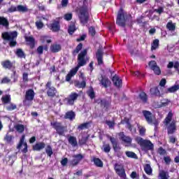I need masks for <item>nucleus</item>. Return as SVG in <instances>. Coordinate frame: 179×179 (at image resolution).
<instances>
[{
    "instance_id": "nucleus-1",
    "label": "nucleus",
    "mask_w": 179,
    "mask_h": 179,
    "mask_svg": "<svg viewBox=\"0 0 179 179\" xmlns=\"http://www.w3.org/2000/svg\"><path fill=\"white\" fill-rule=\"evenodd\" d=\"M90 59V57L87 56V49H84L83 51H81L77 58L78 64L77 66L70 70L69 72V74H70L73 78L78 73V71H79V68H81V66H85L86 64H87V62Z\"/></svg>"
},
{
    "instance_id": "nucleus-2",
    "label": "nucleus",
    "mask_w": 179,
    "mask_h": 179,
    "mask_svg": "<svg viewBox=\"0 0 179 179\" xmlns=\"http://www.w3.org/2000/svg\"><path fill=\"white\" fill-rule=\"evenodd\" d=\"M86 0L83 1V4L78 8V19L80 20V23L83 24V26H86L87 23H89V20H90V15H89V7L85 4Z\"/></svg>"
},
{
    "instance_id": "nucleus-3",
    "label": "nucleus",
    "mask_w": 179,
    "mask_h": 179,
    "mask_svg": "<svg viewBox=\"0 0 179 179\" xmlns=\"http://www.w3.org/2000/svg\"><path fill=\"white\" fill-rule=\"evenodd\" d=\"M129 19H132V15L124 12V9L120 8L117 12L116 24L120 27H125L127 26V20H129Z\"/></svg>"
},
{
    "instance_id": "nucleus-4",
    "label": "nucleus",
    "mask_w": 179,
    "mask_h": 179,
    "mask_svg": "<svg viewBox=\"0 0 179 179\" xmlns=\"http://www.w3.org/2000/svg\"><path fill=\"white\" fill-rule=\"evenodd\" d=\"M136 142H137L138 145H140L141 150L144 152L153 150L155 149V145L150 140H145L142 137H137Z\"/></svg>"
},
{
    "instance_id": "nucleus-5",
    "label": "nucleus",
    "mask_w": 179,
    "mask_h": 179,
    "mask_svg": "<svg viewBox=\"0 0 179 179\" xmlns=\"http://www.w3.org/2000/svg\"><path fill=\"white\" fill-rule=\"evenodd\" d=\"M142 114L148 124L150 125H154L155 128L159 127V120L153 115V113L149 110H144L142 111Z\"/></svg>"
},
{
    "instance_id": "nucleus-6",
    "label": "nucleus",
    "mask_w": 179,
    "mask_h": 179,
    "mask_svg": "<svg viewBox=\"0 0 179 179\" xmlns=\"http://www.w3.org/2000/svg\"><path fill=\"white\" fill-rule=\"evenodd\" d=\"M51 126L55 129L57 134L59 136H65V131H66V127L62 125V123L59 122H53L50 123Z\"/></svg>"
},
{
    "instance_id": "nucleus-7",
    "label": "nucleus",
    "mask_w": 179,
    "mask_h": 179,
    "mask_svg": "<svg viewBox=\"0 0 179 179\" xmlns=\"http://www.w3.org/2000/svg\"><path fill=\"white\" fill-rule=\"evenodd\" d=\"M114 170L116 174H117V176H119L120 178H124V179L127 178V173H125V169H124V166H122V164H120L118 163L115 164Z\"/></svg>"
},
{
    "instance_id": "nucleus-8",
    "label": "nucleus",
    "mask_w": 179,
    "mask_h": 179,
    "mask_svg": "<svg viewBox=\"0 0 179 179\" xmlns=\"http://www.w3.org/2000/svg\"><path fill=\"white\" fill-rule=\"evenodd\" d=\"M51 81H48L45 85V89L47 90V95L51 99H54L57 96V88L55 87L51 86Z\"/></svg>"
},
{
    "instance_id": "nucleus-9",
    "label": "nucleus",
    "mask_w": 179,
    "mask_h": 179,
    "mask_svg": "<svg viewBox=\"0 0 179 179\" xmlns=\"http://www.w3.org/2000/svg\"><path fill=\"white\" fill-rule=\"evenodd\" d=\"M34 96H36V92H34V89L27 90L23 100V104H26L27 101H33L34 100Z\"/></svg>"
},
{
    "instance_id": "nucleus-10",
    "label": "nucleus",
    "mask_w": 179,
    "mask_h": 179,
    "mask_svg": "<svg viewBox=\"0 0 179 179\" xmlns=\"http://www.w3.org/2000/svg\"><path fill=\"white\" fill-rule=\"evenodd\" d=\"M148 66H150L152 71H154L155 75H160L162 73V71L160 70V67L157 66V63L155 60H152L148 63Z\"/></svg>"
},
{
    "instance_id": "nucleus-11",
    "label": "nucleus",
    "mask_w": 179,
    "mask_h": 179,
    "mask_svg": "<svg viewBox=\"0 0 179 179\" xmlns=\"http://www.w3.org/2000/svg\"><path fill=\"white\" fill-rule=\"evenodd\" d=\"M74 159L69 161V163L73 167H75V166H78L79 163L84 159V156L82 154H78L74 156H73Z\"/></svg>"
},
{
    "instance_id": "nucleus-12",
    "label": "nucleus",
    "mask_w": 179,
    "mask_h": 179,
    "mask_svg": "<svg viewBox=\"0 0 179 179\" xmlns=\"http://www.w3.org/2000/svg\"><path fill=\"white\" fill-rule=\"evenodd\" d=\"M1 37L6 41H9V40H13V38L17 37V31H14L10 34L8 32H3L1 34Z\"/></svg>"
},
{
    "instance_id": "nucleus-13",
    "label": "nucleus",
    "mask_w": 179,
    "mask_h": 179,
    "mask_svg": "<svg viewBox=\"0 0 179 179\" xmlns=\"http://www.w3.org/2000/svg\"><path fill=\"white\" fill-rule=\"evenodd\" d=\"M24 138L25 136L22 135V137L20 139V142L17 146V149L20 150L22 149V146H24V148L22 150V153H27L28 150H27V143H24Z\"/></svg>"
},
{
    "instance_id": "nucleus-14",
    "label": "nucleus",
    "mask_w": 179,
    "mask_h": 179,
    "mask_svg": "<svg viewBox=\"0 0 179 179\" xmlns=\"http://www.w3.org/2000/svg\"><path fill=\"white\" fill-rule=\"evenodd\" d=\"M1 65L3 69H15V63L9 59H6L1 62Z\"/></svg>"
},
{
    "instance_id": "nucleus-15",
    "label": "nucleus",
    "mask_w": 179,
    "mask_h": 179,
    "mask_svg": "<svg viewBox=\"0 0 179 179\" xmlns=\"http://www.w3.org/2000/svg\"><path fill=\"white\" fill-rule=\"evenodd\" d=\"M118 136L119 139H120L122 142H124V143H127V145H131V143H132V138L129 136H125L124 131L118 133Z\"/></svg>"
},
{
    "instance_id": "nucleus-16",
    "label": "nucleus",
    "mask_w": 179,
    "mask_h": 179,
    "mask_svg": "<svg viewBox=\"0 0 179 179\" xmlns=\"http://www.w3.org/2000/svg\"><path fill=\"white\" fill-rule=\"evenodd\" d=\"M79 97V94L76 92H71V94L67 98V103L69 106H73L75 104V101L78 100Z\"/></svg>"
},
{
    "instance_id": "nucleus-17",
    "label": "nucleus",
    "mask_w": 179,
    "mask_h": 179,
    "mask_svg": "<svg viewBox=\"0 0 179 179\" xmlns=\"http://www.w3.org/2000/svg\"><path fill=\"white\" fill-rule=\"evenodd\" d=\"M48 27L55 33H57L61 30V25L59 24V21L58 20H54Z\"/></svg>"
},
{
    "instance_id": "nucleus-18",
    "label": "nucleus",
    "mask_w": 179,
    "mask_h": 179,
    "mask_svg": "<svg viewBox=\"0 0 179 179\" xmlns=\"http://www.w3.org/2000/svg\"><path fill=\"white\" fill-rule=\"evenodd\" d=\"M104 55V52H103V50L98 49L96 52V58L97 59L98 65H103L104 64V62L103 61V57Z\"/></svg>"
},
{
    "instance_id": "nucleus-19",
    "label": "nucleus",
    "mask_w": 179,
    "mask_h": 179,
    "mask_svg": "<svg viewBox=\"0 0 179 179\" xmlns=\"http://www.w3.org/2000/svg\"><path fill=\"white\" fill-rule=\"evenodd\" d=\"M101 78L100 83L103 87H105V89H107L108 86L111 85V81L108 79V78H107V76H101Z\"/></svg>"
},
{
    "instance_id": "nucleus-20",
    "label": "nucleus",
    "mask_w": 179,
    "mask_h": 179,
    "mask_svg": "<svg viewBox=\"0 0 179 179\" xmlns=\"http://www.w3.org/2000/svg\"><path fill=\"white\" fill-rule=\"evenodd\" d=\"M97 103L98 104H100L101 107L106 108V110H108L110 106H111V103L106 99H99L97 100Z\"/></svg>"
},
{
    "instance_id": "nucleus-21",
    "label": "nucleus",
    "mask_w": 179,
    "mask_h": 179,
    "mask_svg": "<svg viewBox=\"0 0 179 179\" xmlns=\"http://www.w3.org/2000/svg\"><path fill=\"white\" fill-rule=\"evenodd\" d=\"M176 131H177V126L175 122H172L167 127V134L168 135H173V134H176Z\"/></svg>"
},
{
    "instance_id": "nucleus-22",
    "label": "nucleus",
    "mask_w": 179,
    "mask_h": 179,
    "mask_svg": "<svg viewBox=\"0 0 179 179\" xmlns=\"http://www.w3.org/2000/svg\"><path fill=\"white\" fill-rule=\"evenodd\" d=\"M76 118V113L73 110L67 111L64 115V120H69L73 121Z\"/></svg>"
},
{
    "instance_id": "nucleus-23",
    "label": "nucleus",
    "mask_w": 179,
    "mask_h": 179,
    "mask_svg": "<svg viewBox=\"0 0 179 179\" xmlns=\"http://www.w3.org/2000/svg\"><path fill=\"white\" fill-rule=\"evenodd\" d=\"M25 41L29 43L28 45H29L31 50H33L36 47V39L33 36H25Z\"/></svg>"
},
{
    "instance_id": "nucleus-24",
    "label": "nucleus",
    "mask_w": 179,
    "mask_h": 179,
    "mask_svg": "<svg viewBox=\"0 0 179 179\" xmlns=\"http://www.w3.org/2000/svg\"><path fill=\"white\" fill-rule=\"evenodd\" d=\"M109 139L115 152H117V150H120V149H121V148H120V145L118 144V141H117L115 138L110 137Z\"/></svg>"
},
{
    "instance_id": "nucleus-25",
    "label": "nucleus",
    "mask_w": 179,
    "mask_h": 179,
    "mask_svg": "<svg viewBox=\"0 0 179 179\" xmlns=\"http://www.w3.org/2000/svg\"><path fill=\"white\" fill-rule=\"evenodd\" d=\"M113 82V85L116 87H122V80L120 79L119 76H113V79H112Z\"/></svg>"
},
{
    "instance_id": "nucleus-26",
    "label": "nucleus",
    "mask_w": 179,
    "mask_h": 179,
    "mask_svg": "<svg viewBox=\"0 0 179 179\" xmlns=\"http://www.w3.org/2000/svg\"><path fill=\"white\" fill-rule=\"evenodd\" d=\"M150 93L152 97H160V90L157 87L150 88Z\"/></svg>"
},
{
    "instance_id": "nucleus-27",
    "label": "nucleus",
    "mask_w": 179,
    "mask_h": 179,
    "mask_svg": "<svg viewBox=\"0 0 179 179\" xmlns=\"http://www.w3.org/2000/svg\"><path fill=\"white\" fill-rule=\"evenodd\" d=\"M62 50V47L60 44L54 43L50 45V51L53 53L59 52Z\"/></svg>"
},
{
    "instance_id": "nucleus-28",
    "label": "nucleus",
    "mask_w": 179,
    "mask_h": 179,
    "mask_svg": "<svg viewBox=\"0 0 179 179\" xmlns=\"http://www.w3.org/2000/svg\"><path fill=\"white\" fill-rule=\"evenodd\" d=\"M45 148V143L44 142H40L37 143L36 145L33 146V150H42V149H44Z\"/></svg>"
},
{
    "instance_id": "nucleus-29",
    "label": "nucleus",
    "mask_w": 179,
    "mask_h": 179,
    "mask_svg": "<svg viewBox=\"0 0 179 179\" xmlns=\"http://www.w3.org/2000/svg\"><path fill=\"white\" fill-rule=\"evenodd\" d=\"M82 48H83V43H80L76 48H75V50H73L72 51V55L73 57H76V55L79 54V52H80V51H82Z\"/></svg>"
},
{
    "instance_id": "nucleus-30",
    "label": "nucleus",
    "mask_w": 179,
    "mask_h": 179,
    "mask_svg": "<svg viewBox=\"0 0 179 179\" xmlns=\"http://www.w3.org/2000/svg\"><path fill=\"white\" fill-rule=\"evenodd\" d=\"M69 143L71 145L73 148H76L78 146V140L76 139V137L73 136H70L68 138Z\"/></svg>"
},
{
    "instance_id": "nucleus-31",
    "label": "nucleus",
    "mask_w": 179,
    "mask_h": 179,
    "mask_svg": "<svg viewBox=\"0 0 179 179\" xmlns=\"http://www.w3.org/2000/svg\"><path fill=\"white\" fill-rule=\"evenodd\" d=\"M89 128H90V122L82 123L77 127L78 131H83V129H89Z\"/></svg>"
},
{
    "instance_id": "nucleus-32",
    "label": "nucleus",
    "mask_w": 179,
    "mask_h": 179,
    "mask_svg": "<svg viewBox=\"0 0 179 179\" xmlns=\"http://www.w3.org/2000/svg\"><path fill=\"white\" fill-rule=\"evenodd\" d=\"M15 137L10 134H9V133H7L6 134V136H4L3 141L5 142H6V143H8V145H10L12 143H13V138Z\"/></svg>"
},
{
    "instance_id": "nucleus-33",
    "label": "nucleus",
    "mask_w": 179,
    "mask_h": 179,
    "mask_svg": "<svg viewBox=\"0 0 179 179\" xmlns=\"http://www.w3.org/2000/svg\"><path fill=\"white\" fill-rule=\"evenodd\" d=\"M138 99H140L141 101L144 104H146L148 103V94L145 93V92H141L138 94Z\"/></svg>"
},
{
    "instance_id": "nucleus-34",
    "label": "nucleus",
    "mask_w": 179,
    "mask_h": 179,
    "mask_svg": "<svg viewBox=\"0 0 179 179\" xmlns=\"http://www.w3.org/2000/svg\"><path fill=\"white\" fill-rule=\"evenodd\" d=\"M144 171L148 174V176H152L153 173V169H152V166H150V164H145L144 165Z\"/></svg>"
},
{
    "instance_id": "nucleus-35",
    "label": "nucleus",
    "mask_w": 179,
    "mask_h": 179,
    "mask_svg": "<svg viewBox=\"0 0 179 179\" xmlns=\"http://www.w3.org/2000/svg\"><path fill=\"white\" fill-rule=\"evenodd\" d=\"M15 55H17L18 58H26V54L22 48H17L16 50Z\"/></svg>"
},
{
    "instance_id": "nucleus-36",
    "label": "nucleus",
    "mask_w": 179,
    "mask_h": 179,
    "mask_svg": "<svg viewBox=\"0 0 179 179\" xmlns=\"http://www.w3.org/2000/svg\"><path fill=\"white\" fill-rule=\"evenodd\" d=\"M92 161L94 162V164H95L96 167H103V161H101V159H100L99 158L94 157Z\"/></svg>"
},
{
    "instance_id": "nucleus-37",
    "label": "nucleus",
    "mask_w": 179,
    "mask_h": 179,
    "mask_svg": "<svg viewBox=\"0 0 179 179\" xmlns=\"http://www.w3.org/2000/svg\"><path fill=\"white\" fill-rule=\"evenodd\" d=\"M74 85L76 87H78V89H85V87H86V80H83L81 83L76 81Z\"/></svg>"
},
{
    "instance_id": "nucleus-38",
    "label": "nucleus",
    "mask_w": 179,
    "mask_h": 179,
    "mask_svg": "<svg viewBox=\"0 0 179 179\" xmlns=\"http://www.w3.org/2000/svg\"><path fill=\"white\" fill-rule=\"evenodd\" d=\"M0 25L9 27V21L5 17L0 16Z\"/></svg>"
},
{
    "instance_id": "nucleus-39",
    "label": "nucleus",
    "mask_w": 179,
    "mask_h": 179,
    "mask_svg": "<svg viewBox=\"0 0 179 179\" xmlns=\"http://www.w3.org/2000/svg\"><path fill=\"white\" fill-rule=\"evenodd\" d=\"M76 30V25L75 24V23H73L69 26L68 33L70 36H73Z\"/></svg>"
},
{
    "instance_id": "nucleus-40",
    "label": "nucleus",
    "mask_w": 179,
    "mask_h": 179,
    "mask_svg": "<svg viewBox=\"0 0 179 179\" xmlns=\"http://www.w3.org/2000/svg\"><path fill=\"white\" fill-rule=\"evenodd\" d=\"M159 45V39H155L151 44V51H155V50H157Z\"/></svg>"
},
{
    "instance_id": "nucleus-41",
    "label": "nucleus",
    "mask_w": 179,
    "mask_h": 179,
    "mask_svg": "<svg viewBox=\"0 0 179 179\" xmlns=\"http://www.w3.org/2000/svg\"><path fill=\"white\" fill-rule=\"evenodd\" d=\"M17 12H20L22 13H26V12H29V8L27 7L22 6V5H18L17 6Z\"/></svg>"
},
{
    "instance_id": "nucleus-42",
    "label": "nucleus",
    "mask_w": 179,
    "mask_h": 179,
    "mask_svg": "<svg viewBox=\"0 0 179 179\" xmlns=\"http://www.w3.org/2000/svg\"><path fill=\"white\" fill-rule=\"evenodd\" d=\"M14 128L17 132H19V134H22V132H24V125L23 124H16L14 126Z\"/></svg>"
},
{
    "instance_id": "nucleus-43",
    "label": "nucleus",
    "mask_w": 179,
    "mask_h": 179,
    "mask_svg": "<svg viewBox=\"0 0 179 179\" xmlns=\"http://www.w3.org/2000/svg\"><path fill=\"white\" fill-rule=\"evenodd\" d=\"M166 29L169 30V31H174L176 30V24H173V21H169L166 24Z\"/></svg>"
},
{
    "instance_id": "nucleus-44",
    "label": "nucleus",
    "mask_w": 179,
    "mask_h": 179,
    "mask_svg": "<svg viewBox=\"0 0 179 179\" xmlns=\"http://www.w3.org/2000/svg\"><path fill=\"white\" fill-rule=\"evenodd\" d=\"M171 120H173V112L170 111L169 112L167 116L166 117L164 121H165V124L169 125L170 122H171Z\"/></svg>"
},
{
    "instance_id": "nucleus-45",
    "label": "nucleus",
    "mask_w": 179,
    "mask_h": 179,
    "mask_svg": "<svg viewBox=\"0 0 179 179\" xmlns=\"http://www.w3.org/2000/svg\"><path fill=\"white\" fill-rule=\"evenodd\" d=\"M17 108V106L13 103H8V105L6 106V110L7 111H13V110H16Z\"/></svg>"
},
{
    "instance_id": "nucleus-46",
    "label": "nucleus",
    "mask_w": 179,
    "mask_h": 179,
    "mask_svg": "<svg viewBox=\"0 0 179 179\" xmlns=\"http://www.w3.org/2000/svg\"><path fill=\"white\" fill-rule=\"evenodd\" d=\"M105 124L108 125L110 129H114V127H115V120H105Z\"/></svg>"
},
{
    "instance_id": "nucleus-47",
    "label": "nucleus",
    "mask_w": 179,
    "mask_h": 179,
    "mask_svg": "<svg viewBox=\"0 0 179 179\" xmlns=\"http://www.w3.org/2000/svg\"><path fill=\"white\" fill-rule=\"evenodd\" d=\"M10 95H6L1 97V101L3 104H9L10 103Z\"/></svg>"
},
{
    "instance_id": "nucleus-48",
    "label": "nucleus",
    "mask_w": 179,
    "mask_h": 179,
    "mask_svg": "<svg viewBox=\"0 0 179 179\" xmlns=\"http://www.w3.org/2000/svg\"><path fill=\"white\" fill-rule=\"evenodd\" d=\"M101 150L105 153H110V152L111 151V146H110V144H103Z\"/></svg>"
},
{
    "instance_id": "nucleus-49",
    "label": "nucleus",
    "mask_w": 179,
    "mask_h": 179,
    "mask_svg": "<svg viewBox=\"0 0 179 179\" xmlns=\"http://www.w3.org/2000/svg\"><path fill=\"white\" fill-rule=\"evenodd\" d=\"M126 156L130 159H138V155L135 152L131 151H126Z\"/></svg>"
},
{
    "instance_id": "nucleus-50",
    "label": "nucleus",
    "mask_w": 179,
    "mask_h": 179,
    "mask_svg": "<svg viewBox=\"0 0 179 179\" xmlns=\"http://www.w3.org/2000/svg\"><path fill=\"white\" fill-rule=\"evenodd\" d=\"M168 93H175L177 90H179V85H175L169 88H168Z\"/></svg>"
},
{
    "instance_id": "nucleus-51",
    "label": "nucleus",
    "mask_w": 179,
    "mask_h": 179,
    "mask_svg": "<svg viewBox=\"0 0 179 179\" xmlns=\"http://www.w3.org/2000/svg\"><path fill=\"white\" fill-rule=\"evenodd\" d=\"M88 34L91 37H94L96 36V28L94 27H90L88 28Z\"/></svg>"
},
{
    "instance_id": "nucleus-52",
    "label": "nucleus",
    "mask_w": 179,
    "mask_h": 179,
    "mask_svg": "<svg viewBox=\"0 0 179 179\" xmlns=\"http://www.w3.org/2000/svg\"><path fill=\"white\" fill-rule=\"evenodd\" d=\"M45 152L49 157H51V156H52V155L54 154V152H52V147H51V145H47Z\"/></svg>"
},
{
    "instance_id": "nucleus-53",
    "label": "nucleus",
    "mask_w": 179,
    "mask_h": 179,
    "mask_svg": "<svg viewBox=\"0 0 179 179\" xmlns=\"http://www.w3.org/2000/svg\"><path fill=\"white\" fill-rule=\"evenodd\" d=\"M87 141H89V136L85 137H82V138L79 141V145H86L87 143Z\"/></svg>"
},
{
    "instance_id": "nucleus-54",
    "label": "nucleus",
    "mask_w": 179,
    "mask_h": 179,
    "mask_svg": "<svg viewBox=\"0 0 179 179\" xmlns=\"http://www.w3.org/2000/svg\"><path fill=\"white\" fill-rule=\"evenodd\" d=\"M87 94L92 100H93V99H94V97H96V94L94 93V90H93V88H91L90 90V91L87 92Z\"/></svg>"
},
{
    "instance_id": "nucleus-55",
    "label": "nucleus",
    "mask_w": 179,
    "mask_h": 179,
    "mask_svg": "<svg viewBox=\"0 0 179 179\" xmlns=\"http://www.w3.org/2000/svg\"><path fill=\"white\" fill-rule=\"evenodd\" d=\"M72 16H73L72 13H66L64 15V20L69 22V21L72 20Z\"/></svg>"
},
{
    "instance_id": "nucleus-56",
    "label": "nucleus",
    "mask_w": 179,
    "mask_h": 179,
    "mask_svg": "<svg viewBox=\"0 0 179 179\" xmlns=\"http://www.w3.org/2000/svg\"><path fill=\"white\" fill-rule=\"evenodd\" d=\"M35 24L38 30H40V29H43V27H44V23H43V22H41V20L36 21L35 22Z\"/></svg>"
},
{
    "instance_id": "nucleus-57",
    "label": "nucleus",
    "mask_w": 179,
    "mask_h": 179,
    "mask_svg": "<svg viewBox=\"0 0 179 179\" xmlns=\"http://www.w3.org/2000/svg\"><path fill=\"white\" fill-rule=\"evenodd\" d=\"M7 12L9 13H13V12H17V6H11L9 8H8Z\"/></svg>"
},
{
    "instance_id": "nucleus-58",
    "label": "nucleus",
    "mask_w": 179,
    "mask_h": 179,
    "mask_svg": "<svg viewBox=\"0 0 179 179\" xmlns=\"http://www.w3.org/2000/svg\"><path fill=\"white\" fill-rule=\"evenodd\" d=\"M143 19H145V16L141 15L136 19V22L138 24H142V23H143L144 24H146V22H143Z\"/></svg>"
},
{
    "instance_id": "nucleus-59",
    "label": "nucleus",
    "mask_w": 179,
    "mask_h": 179,
    "mask_svg": "<svg viewBox=\"0 0 179 179\" xmlns=\"http://www.w3.org/2000/svg\"><path fill=\"white\" fill-rule=\"evenodd\" d=\"M8 41H10L9 45L11 48L16 47V45H17V42L15 41V38L10 39Z\"/></svg>"
},
{
    "instance_id": "nucleus-60",
    "label": "nucleus",
    "mask_w": 179,
    "mask_h": 179,
    "mask_svg": "<svg viewBox=\"0 0 179 179\" xmlns=\"http://www.w3.org/2000/svg\"><path fill=\"white\" fill-rule=\"evenodd\" d=\"M1 85H5L6 83H10V79L8 77H4L1 80Z\"/></svg>"
},
{
    "instance_id": "nucleus-61",
    "label": "nucleus",
    "mask_w": 179,
    "mask_h": 179,
    "mask_svg": "<svg viewBox=\"0 0 179 179\" xmlns=\"http://www.w3.org/2000/svg\"><path fill=\"white\" fill-rule=\"evenodd\" d=\"M22 80L24 83H27L29 82V73H24L22 74Z\"/></svg>"
},
{
    "instance_id": "nucleus-62",
    "label": "nucleus",
    "mask_w": 179,
    "mask_h": 179,
    "mask_svg": "<svg viewBox=\"0 0 179 179\" xmlns=\"http://www.w3.org/2000/svg\"><path fill=\"white\" fill-rule=\"evenodd\" d=\"M36 51L39 55H43V52H44V46L43 45L38 46L37 48Z\"/></svg>"
},
{
    "instance_id": "nucleus-63",
    "label": "nucleus",
    "mask_w": 179,
    "mask_h": 179,
    "mask_svg": "<svg viewBox=\"0 0 179 179\" xmlns=\"http://www.w3.org/2000/svg\"><path fill=\"white\" fill-rule=\"evenodd\" d=\"M169 143H176V142H177V138H176V136H170L169 138Z\"/></svg>"
},
{
    "instance_id": "nucleus-64",
    "label": "nucleus",
    "mask_w": 179,
    "mask_h": 179,
    "mask_svg": "<svg viewBox=\"0 0 179 179\" xmlns=\"http://www.w3.org/2000/svg\"><path fill=\"white\" fill-rule=\"evenodd\" d=\"M154 12L159 13V15H162V13H163V12H164V8L163 7L160 6L158 8V9H155Z\"/></svg>"
}]
</instances>
